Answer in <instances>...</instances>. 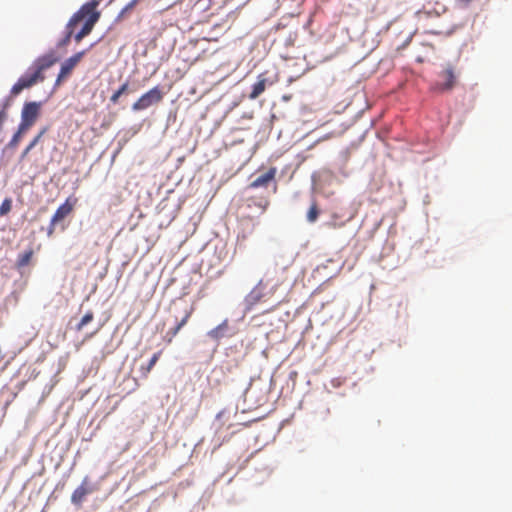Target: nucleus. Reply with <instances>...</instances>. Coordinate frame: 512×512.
<instances>
[{
  "label": "nucleus",
  "instance_id": "nucleus-8",
  "mask_svg": "<svg viewBox=\"0 0 512 512\" xmlns=\"http://www.w3.org/2000/svg\"><path fill=\"white\" fill-rule=\"evenodd\" d=\"M78 199L74 196H69L63 204H61L53 214L52 218L54 222H62L66 217H68L74 210Z\"/></svg>",
  "mask_w": 512,
  "mask_h": 512
},
{
  "label": "nucleus",
  "instance_id": "nucleus-11",
  "mask_svg": "<svg viewBox=\"0 0 512 512\" xmlns=\"http://www.w3.org/2000/svg\"><path fill=\"white\" fill-rule=\"evenodd\" d=\"M266 285L263 281H260L249 293L248 301L250 304H256L260 302L265 296Z\"/></svg>",
  "mask_w": 512,
  "mask_h": 512
},
{
  "label": "nucleus",
  "instance_id": "nucleus-22",
  "mask_svg": "<svg viewBox=\"0 0 512 512\" xmlns=\"http://www.w3.org/2000/svg\"><path fill=\"white\" fill-rule=\"evenodd\" d=\"M47 131V128H43L34 138L33 140L29 143V147L30 148H34L38 143L39 141L41 140L42 136L46 133Z\"/></svg>",
  "mask_w": 512,
  "mask_h": 512
},
{
  "label": "nucleus",
  "instance_id": "nucleus-5",
  "mask_svg": "<svg viewBox=\"0 0 512 512\" xmlns=\"http://www.w3.org/2000/svg\"><path fill=\"white\" fill-rule=\"evenodd\" d=\"M457 83V72L453 65L447 64L438 74V81L434 84L435 91L444 92L452 90Z\"/></svg>",
  "mask_w": 512,
  "mask_h": 512
},
{
  "label": "nucleus",
  "instance_id": "nucleus-16",
  "mask_svg": "<svg viewBox=\"0 0 512 512\" xmlns=\"http://www.w3.org/2000/svg\"><path fill=\"white\" fill-rule=\"evenodd\" d=\"M28 130H22V125L19 124V127H18V130L17 132L13 135L12 139L10 140L8 146L10 148H15L20 140H21V137L24 133H26Z\"/></svg>",
  "mask_w": 512,
  "mask_h": 512
},
{
  "label": "nucleus",
  "instance_id": "nucleus-10",
  "mask_svg": "<svg viewBox=\"0 0 512 512\" xmlns=\"http://www.w3.org/2000/svg\"><path fill=\"white\" fill-rule=\"evenodd\" d=\"M276 175V168H270L266 173L258 176L255 180H253L249 187L250 188H259V187H266L269 182L274 180Z\"/></svg>",
  "mask_w": 512,
  "mask_h": 512
},
{
  "label": "nucleus",
  "instance_id": "nucleus-24",
  "mask_svg": "<svg viewBox=\"0 0 512 512\" xmlns=\"http://www.w3.org/2000/svg\"><path fill=\"white\" fill-rule=\"evenodd\" d=\"M31 150H32V148H30L29 146H27V147L24 149V151L22 152L20 159H21V160H22V159H24V158L28 155V153H29Z\"/></svg>",
  "mask_w": 512,
  "mask_h": 512
},
{
  "label": "nucleus",
  "instance_id": "nucleus-7",
  "mask_svg": "<svg viewBox=\"0 0 512 512\" xmlns=\"http://www.w3.org/2000/svg\"><path fill=\"white\" fill-rule=\"evenodd\" d=\"M86 51H80L66 59L64 63L61 65L60 72L58 74L56 84H60L62 80H64L72 70L76 67V65L81 61Z\"/></svg>",
  "mask_w": 512,
  "mask_h": 512
},
{
  "label": "nucleus",
  "instance_id": "nucleus-4",
  "mask_svg": "<svg viewBox=\"0 0 512 512\" xmlns=\"http://www.w3.org/2000/svg\"><path fill=\"white\" fill-rule=\"evenodd\" d=\"M164 94L158 86H155L142 94L137 101L132 105V110L143 111L151 107L152 105L158 104L163 100Z\"/></svg>",
  "mask_w": 512,
  "mask_h": 512
},
{
  "label": "nucleus",
  "instance_id": "nucleus-9",
  "mask_svg": "<svg viewBox=\"0 0 512 512\" xmlns=\"http://www.w3.org/2000/svg\"><path fill=\"white\" fill-rule=\"evenodd\" d=\"M93 492V488L89 485L88 477H85L82 483L73 491L71 502L76 506H81L85 497Z\"/></svg>",
  "mask_w": 512,
  "mask_h": 512
},
{
  "label": "nucleus",
  "instance_id": "nucleus-19",
  "mask_svg": "<svg viewBox=\"0 0 512 512\" xmlns=\"http://www.w3.org/2000/svg\"><path fill=\"white\" fill-rule=\"evenodd\" d=\"M248 202H250L249 206H251L253 204V205L257 206L258 208H260L261 213H264L269 205V201L267 199L256 201L255 198H250V199H248Z\"/></svg>",
  "mask_w": 512,
  "mask_h": 512
},
{
  "label": "nucleus",
  "instance_id": "nucleus-17",
  "mask_svg": "<svg viewBox=\"0 0 512 512\" xmlns=\"http://www.w3.org/2000/svg\"><path fill=\"white\" fill-rule=\"evenodd\" d=\"M319 215V209L316 202H313L307 213V220L311 223L315 222Z\"/></svg>",
  "mask_w": 512,
  "mask_h": 512
},
{
  "label": "nucleus",
  "instance_id": "nucleus-1",
  "mask_svg": "<svg viewBox=\"0 0 512 512\" xmlns=\"http://www.w3.org/2000/svg\"><path fill=\"white\" fill-rule=\"evenodd\" d=\"M99 0H91L83 4L69 19L65 27V37L58 43V46H66L71 37L79 43L84 37L89 35L100 18V12L97 10Z\"/></svg>",
  "mask_w": 512,
  "mask_h": 512
},
{
  "label": "nucleus",
  "instance_id": "nucleus-3",
  "mask_svg": "<svg viewBox=\"0 0 512 512\" xmlns=\"http://www.w3.org/2000/svg\"><path fill=\"white\" fill-rule=\"evenodd\" d=\"M170 311L177 324L174 328L170 329L166 333L165 337L168 343H170L173 340V338L178 334L180 329L184 325H186V323L188 322L189 318L193 313V307L189 306L184 301H174L170 307Z\"/></svg>",
  "mask_w": 512,
  "mask_h": 512
},
{
  "label": "nucleus",
  "instance_id": "nucleus-18",
  "mask_svg": "<svg viewBox=\"0 0 512 512\" xmlns=\"http://www.w3.org/2000/svg\"><path fill=\"white\" fill-rule=\"evenodd\" d=\"M94 318V314L92 311H88L83 317L82 319L80 320V322L78 323V325L76 326V329L78 331L82 330L83 327L85 325H87L88 323H90Z\"/></svg>",
  "mask_w": 512,
  "mask_h": 512
},
{
  "label": "nucleus",
  "instance_id": "nucleus-21",
  "mask_svg": "<svg viewBox=\"0 0 512 512\" xmlns=\"http://www.w3.org/2000/svg\"><path fill=\"white\" fill-rule=\"evenodd\" d=\"M227 327L226 321L222 324L218 325L216 328L212 329L209 332V336L212 338H219L221 336V331Z\"/></svg>",
  "mask_w": 512,
  "mask_h": 512
},
{
  "label": "nucleus",
  "instance_id": "nucleus-25",
  "mask_svg": "<svg viewBox=\"0 0 512 512\" xmlns=\"http://www.w3.org/2000/svg\"><path fill=\"white\" fill-rule=\"evenodd\" d=\"M458 3H460L463 6H467L470 4L472 0H456Z\"/></svg>",
  "mask_w": 512,
  "mask_h": 512
},
{
  "label": "nucleus",
  "instance_id": "nucleus-14",
  "mask_svg": "<svg viewBox=\"0 0 512 512\" xmlns=\"http://www.w3.org/2000/svg\"><path fill=\"white\" fill-rule=\"evenodd\" d=\"M161 355V351L155 353L152 358L150 359L148 365L146 367L142 366L141 367V372H142V375L144 377H147V375L150 373L151 369L155 366V364L157 363L159 357Z\"/></svg>",
  "mask_w": 512,
  "mask_h": 512
},
{
  "label": "nucleus",
  "instance_id": "nucleus-2",
  "mask_svg": "<svg viewBox=\"0 0 512 512\" xmlns=\"http://www.w3.org/2000/svg\"><path fill=\"white\" fill-rule=\"evenodd\" d=\"M58 61L54 51H51L41 57H38L29 68L28 72L22 75L11 88V95L17 96L24 89L34 86L36 83L44 80L43 72L53 66Z\"/></svg>",
  "mask_w": 512,
  "mask_h": 512
},
{
  "label": "nucleus",
  "instance_id": "nucleus-6",
  "mask_svg": "<svg viewBox=\"0 0 512 512\" xmlns=\"http://www.w3.org/2000/svg\"><path fill=\"white\" fill-rule=\"evenodd\" d=\"M40 113V104L37 102H29L24 104L21 112L22 130H29L36 122Z\"/></svg>",
  "mask_w": 512,
  "mask_h": 512
},
{
  "label": "nucleus",
  "instance_id": "nucleus-13",
  "mask_svg": "<svg viewBox=\"0 0 512 512\" xmlns=\"http://www.w3.org/2000/svg\"><path fill=\"white\" fill-rule=\"evenodd\" d=\"M33 254H34V251L31 248L28 249L27 251L19 254L17 261H16V266L18 268H23V267L29 265V263L33 257Z\"/></svg>",
  "mask_w": 512,
  "mask_h": 512
},
{
  "label": "nucleus",
  "instance_id": "nucleus-23",
  "mask_svg": "<svg viewBox=\"0 0 512 512\" xmlns=\"http://www.w3.org/2000/svg\"><path fill=\"white\" fill-rule=\"evenodd\" d=\"M58 224H59V222H54V219L51 217L49 225H48V228H47V236L48 237H52L53 236V234L55 232V229H56V226Z\"/></svg>",
  "mask_w": 512,
  "mask_h": 512
},
{
  "label": "nucleus",
  "instance_id": "nucleus-15",
  "mask_svg": "<svg viewBox=\"0 0 512 512\" xmlns=\"http://www.w3.org/2000/svg\"><path fill=\"white\" fill-rule=\"evenodd\" d=\"M128 82H125L123 83L118 90H116L110 97V101L113 103V104H116L120 98V96H122L123 94L127 93L128 91Z\"/></svg>",
  "mask_w": 512,
  "mask_h": 512
},
{
  "label": "nucleus",
  "instance_id": "nucleus-12",
  "mask_svg": "<svg viewBox=\"0 0 512 512\" xmlns=\"http://www.w3.org/2000/svg\"><path fill=\"white\" fill-rule=\"evenodd\" d=\"M267 85V79L265 78L264 74H260L258 76V80L255 84L252 86L251 93L249 94V98L251 100H254L258 98L266 89Z\"/></svg>",
  "mask_w": 512,
  "mask_h": 512
},
{
  "label": "nucleus",
  "instance_id": "nucleus-20",
  "mask_svg": "<svg viewBox=\"0 0 512 512\" xmlns=\"http://www.w3.org/2000/svg\"><path fill=\"white\" fill-rule=\"evenodd\" d=\"M12 201L9 198H6L0 205V215H6L11 211Z\"/></svg>",
  "mask_w": 512,
  "mask_h": 512
}]
</instances>
